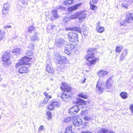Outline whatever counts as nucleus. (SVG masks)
<instances>
[{
    "instance_id": "obj_1",
    "label": "nucleus",
    "mask_w": 133,
    "mask_h": 133,
    "mask_svg": "<svg viewBox=\"0 0 133 133\" xmlns=\"http://www.w3.org/2000/svg\"><path fill=\"white\" fill-rule=\"evenodd\" d=\"M97 52L95 48H90L87 51V54L84 58L91 65H94L99 60V58L96 57L95 53Z\"/></svg>"
},
{
    "instance_id": "obj_2",
    "label": "nucleus",
    "mask_w": 133,
    "mask_h": 133,
    "mask_svg": "<svg viewBox=\"0 0 133 133\" xmlns=\"http://www.w3.org/2000/svg\"><path fill=\"white\" fill-rule=\"evenodd\" d=\"M60 88L62 91L61 98L63 101H66L70 96L69 94L71 92L72 88L65 82L61 83Z\"/></svg>"
},
{
    "instance_id": "obj_3",
    "label": "nucleus",
    "mask_w": 133,
    "mask_h": 133,
    "mask_svg": "<svg viewBox=\"0 0 133 133\" xmlns=\"http://www.w3.org/2000/svg\"><path fill=\"white\" fill-rule=\"evenodd\" d=\"M26 55L28 56H24L19 60L18 62L16 64L15 66L16 68H18L22 65H31V63L30 62L31 61L32 58L29 56H32V54L29 51H28Z\"/></svg>"
},
{
    "instance_id": "obj_4",
    "label": "nucleus",
    "mask_w": 133,
    "mask_h": 133,
    "mask_svg": "<svg viewBox=\"0 0 133 133\" xmlns=\"http://www.w3.org/2000/svg\"><path fill=\"white\" fill-rule=\"evenodd\" d=\"M68 38L70 42L76 43L79 41V37L78 34L76 32H70L67 34Z\"/></svg>"
},
{
    "instance_id": "obj_5",
    "label": "nucleus",
    "mask_w": 133,
    "mask_h": 133,
    "mask_svg": "<svg viewBox=\"0 0 133 133\" xmlns=\"http://www.w3.org/2000/svg\"><path fill=\"white\" fill-rule=\"evenodd\" d=\"M133 21V13H129L127 14L125 19L121 22L120 23L122 25H125L127 23H130Z\"/></svg>"
},
{
    "instance_id": "obj_6",
    "label": "nucleus",
    "mask_w": 133,
    "mask_h": 133,
    "mask_svg": "<svg viewBox=\"0 0 133 133\" xmlns=\"http://www.w3.org/2000/svg\"><path fill=\"white\" fill-rule=\"evenodd\" d=\"M60 106V103L57 101H51L47 105V109L49 111L53 110L55 108H58Z\"/></svg>"
},
{
    "instance_id": "obj_7",
    "label": "nucleus",
    "mask_w": 133,
    "mask_h": 133,
    "mask_svg": "<svg viewBox=\"0 0 133 133\" xmlns=\"http://www.w3.org/2000/svg\"><path fill=\"white\" fill-rule=\"evenodd\" d=\"M10 55L9 52H6L2 57V61L5 63H6L8 65L11 64L9 61L10 60Z\"/></svg>"
},
{
    "instance_id": "obj_8",
    "label": "nucleus",
    "mask_w": 133,
    "mask_h": 133,
    "mask_svg": "<svg viewBox=\"0 0 133 133\" xmlns=\"http://www.w3.org/2000/svg\"><path fill=\"white\" fill-rule=\"evenodd\" d=\"M80 110L78 105H75L70 108L69 111V114L71 115H74L77 114Z\"/></svg>"
},
{
    "instance_id": "obj_9",
    "label": "nucleus",
    "mask_w": 133,
    "mask_h": 133,
    "mask_svg": "<svg viewBox=\"0 0 133 133\" xmlns=\"http://www.w3.org/2000/svg\"><path fill=\"white\" fill-rule=\"evenodd\" d=\"M82 3H79L74 5L69 6L68 8L67 11L69 13H71L72 11L77 10L81 6Z\"/></svg>"
},
{
    "instance_id": "obj_10",
    "label": "nucleus",
    "mask_w": 133,
    "mask_h": 133,
    "mask_svg": "<svg viewBox=\"0 0 133 133\" xmlns=\"http://www.w3.org/2000/svg\"><path fill=\"white\" fill-rule=\"evenodd\" d=\"M28 68L25 66H23L20 67L18 70V72L20 74L27 73L29 71Z\"/></svg>"
},
{
    "instance_id": "obj_11",
    "label": "nucleus",
    "mask_w": 133,
    "mask_h": 133,
    "mask_svg": "<svg viewBox=\"0 0 133 133\" xmlns=\"http://www.w3.org/2000/svg\"><path fill=\"white\" fill-rule=\"evenodd\" d=\"M65 30L66 31H75L80 33L82 32L81 29L79 27H76L71 28H67L65 29Z\"/></svg>"
},
{
    "instance_id": "obj_12",
    "label": "nucleus",
    "mask_w": 133,
    "mask_h": 133,
    "mask_svg": "<svg viewBox=\"0 0 133 133\" xmlns=\"http://www.w3.org/2000/svg\"><path fill=\"white\" fill-rule=\"evenodd\" d=\"M73 104L78 105H85L86 104V102L84 100L81 99L77 98V101L73 102Z\"/></svg>"
},
{
    "instance_id": "obj_13",
    "label": "nucleus",
    "mask_w": 133,
    "mask_h": 133,
    "mask_svg": "<svg viewBox=\"0 0 133 133\" xmlns=\"http://www.w3.org/2000/svg\"><path fill=\"white\" fill-rule=\"evenodd\" d=\"M52 16H51L50 18V20L51 21H53L54 19L53 17H54L55 19H56L59 17V16L57 14V10H54L51 11Z\"/></svg>"
},
{
    "instance_id": "obj_14",
    "label": "nucleus",
    "mask_w": 133,
    "mask_h": 133,
    "mask_svg": "<svg viewBox=\"0 0 133 133\" xmlns=\"http://www.w3.org/2000/svg\"><path fill=\"white\" fill-rule=\"evenodd\" d=\"M113 82V81L111 77L108 78L106 81L105 86L107 89L110 88L112 85V83Z\"/></svg>"
},
{
    "instance_id": "obj_15",
    "label": "nucleus",
    "mask_w": 133,
    "mask_h": 133,
    "mask_svg": "<svg viewBox=\"0 0 133 133\" xmlns=\"http://www.w3.org/2000/svg\"><path fill=\"white\" fill-rule=\"evenodd\" d=\"M78 18L80 22H82L86 17V14L83 12H77Z\"/></svg>"
},
{
    "instance_id": "obj_16",
    "label": "nucleus",
    "mask_w": 133,
    "mask_h": 133,
    "mask_svg": "<svg viewBox=\"0 0 133 133\" xmlns=\"http://www.w3.org/2000/svg\"><path fill=\"white\" fill-rule=\"evenodd\" d=\"M128 54V50L127 49H125L121 53L120 56V59L121 61H123L124 59V58L127 56Z\"/></svg>"
},
{
    "instance_id": "obj_17",
    "label": "nucleus",
    "mask_w": 133,
    "mask_h": 133,
    "mask_svg": "<svg viewBox=\"0 0 133 133\" xmlns=\"http://www.w3.org/2000/svg\"><path fill=\"white\" fill-rule=\"evenodd\" d=\"M74 3V0H66L63 2V4L66 6H69L73 4Z\"/></svg>"
},
{
    "instance_id": "obj_18",
    "label": "nucleus",
    "mask_w": 133,
    "mask_h": 133,
    "mask_svg": "<svg viewBox=\"0 0 133 133\" xmlns=\"http://www.w3.org/2000/svg\"><path fill=\"white\" fill-rule=\"evenodd\" d=\"M86 93L82 92L78 94V96L80 98H82L84 99H87L88 98L89 96Z\"/></svg>"
},
{
    "instance_id": "obj_19",
    "label": "nucleus",
    "mask_w": 133,
    "mask_h": 133,
    "mask_svg": "<svg viewBox=\"0 0 133 133\" xmlns=\"http://www.w3.org/2000/svg\"><path fill=\"white\" fill-rule=\"evenodd\" d=\"M67 59L66 58L62 57L60 59L58 60V63L61 64H63L66 63Z\"/></svg>"
},
{
    "instance_id": "obj_20",
    "label": "nucleus",
    "mask_w": 133,
    "mask_h": 133,
    "mask_svg": "<svg viewBox=\"0 0 133 133\" xmlns=\"http://www.w3.org/2000/svg\"><path fill=\"white\" fill-rule=\"evenodd\" d=\"M109 131L108 129L105 128H102L97 131V133H108ZM109 133H115L114 132H110Z\"/></svg>"
},
{
    "instance_id": "obj_21",
    "label": "nucleus",
    "mask_w": 133,
    "mask_h": 133,
    "mask_svg": "<svg viewBox=\"0 0 133 133\" xmlns=\"http://www.w3.org/2000/svg\"><path fill=\"white\" fill-rule=\"evenodd\" d=\"M64 133H74L72 131V128L71 126H68L65 129Z\"/></svg>"
},
{
    "instance_id": "obj_22",
    "label": "nucleus",
    "mask_w": 133,
    "mask_h": 133,
    "mask_svg": "<svg viewBox=\"0 0 133 133\" xmlns=\"http://www.w3.org/2000/svg\"><path fill=\"white\" fill-rule=\"evenodd\" d=\"M123 49V46L117 45L115 48V51L117 53H120Z\"/></svg>"
},
{
    "instance_id": "obj_23",
    "label": "nucleus",
    "mask_w": 133,
    "mask_h": 133,
    "mask_svg": "<svg viewBox=\"0 0 133 133\" xmlns=\"http://www.w3.org/2000/svg\"><path fill=\"white\" fill-rule=\"evenodd\" d=\"M121 98L124 99H127L128 97V94L125 92H122L120 94Z\"/></svg>"
},
{
    "instance_id": "obj_24",
    "label": "nucleus",
    "mask_w": 133,
    "mask_h": 133,
    "mask_svg": "<svg viewBox=\"0 0 133 133\" xmlns=\"http://www.w3.org/2000/svg\"><path fill=\"white\" fill-rule=\"evenodd\" d=\"M6 33L0 29V41L3 39L5 36Z\"/></svg>"
},
{
    "instance_id": "obj_25",
    "label": "nucleus",
    "mask_w": 133,
    "mask_h": 133,
    "mask_svg": "<svg viewBox=\"0 0 133 133\" xmlns=\"http://www.w3.org/2000/svg\"><path fill=\"white\" fill-rule=\"evenodd\" d=\"M69 20L76 19L78 18L77 12L75 13L74 14L71 15L68 18Z\"/></svg>"
},
{
    "instance_id": "obj_26",
    "label": "nucleus",
    "mask_w": 133,
    "mask_h": 133,
    "mask_svg": "<svg viewBox=\"0 0 133 133\" xmlns=\"http://www.w3.org/2000/svg\"><path fill=\"white\" fill-rule=\"evenodd\" d=\"M66 47L69 50L71 51L75 48V46L72 44H68L67 45Z\"/></svg>"
},
{
    "instance_id": "obj_27",
    "label": "nucleus",
    "mask_w": 133,
    "mask_h": 133,
    "mask_svg": "<svg viewBox=\"0 0 133 133\" xmlns=\"http://www.w3.org/2000/svg\"><path fill=\"white\" fill-rule=\"evenodd\" d=\"M21 50L19 48H16L13 49L12 51L13 53L17 55L20 54L21 52Z\"/></svg>"
},
{
    "instance_id": "obj_28",
    "label": "nucleus",
    "mask_w": 133,
    "mask_h": 133,
    "mask_svg": "<svg viewBox=\"0 0 133 133\" xmlns=\"http://www.w3.org/2000/svg\"><path fill=\"white\" fill-rule=\"evenodd\" d=\"M108 73V72L107 71H105L103 70H101L98 71L97 72V74L98 75L101 76H103L104 75L107 74Z\"/></svg>"
},
{
    "instance_id": "obj_29",
    "label": "nucleus",
    "mask_w": 133,
    "mask_h": 133,
    "mask_svg": "<svg viewBox=\"0 0 133 133\" xmlns=\"http://www.w3.org/2000/svg\"><path fill=\"white\" fill-rule=\"evenodd\" d=\"M90 9L91 10L96 11L98 7L97 6L92 4L91 2H90Z\"/></svg>"
},
{
    "instance_id": "obj_30",
    "label": "nucleus",
    "mask_w": 133,
    "mask_h": 133,
    "mask_svg": "<svg viewBox=\"0 0 133 133\" xmlns=\"http://www.w3.org/2000/svg\"><path fill=\"white\" fill-rule=\"evenodd\" d=\"M97 31L99 33H102L104 31V27L102 26H100L97 27L96 29Z\"/></svg>"
},
{
    "instance_id": "obj_31",
    "label": "nucleus",
    "mask_w": 133,
    "mask_h": 133,
    "mask_svg": "<svg viewBox=\"0 0 133 133\" xmlns=\"http://www.w3.org/2000/svg\"><path fill=\"white\" fill-rule=\"evenodd\" d=\"M51 66L47 65L46 67V70L49 72H51L53 71V69Z\"/></svg>"
},
{
    "instance_id": "obj_32",
    "label": "nucleus",
    "mask_w": 133,
    "mask_h": 133,
    "mask_svg": "<svg viewBox=\"0 0 133 133\" xmlns=\"http://www.w3.org/2000/svg\"><path fill=\"white\" fill-rule=\"evenodd\" d=\"M98 83H99L98 81L97 82V83L96 85V87L100 92L102 93L103 92V89L101 87L99 86V84H98Z\"/></svg>"
},
{
    "instance_id": "obj_33",
    "label": "nucleus",
    "mask_w": 133,
    "mask_h": 133,
    "mask_svg": "<svg viewBox=\"0 0 133 133\" xmlns=\"http://www.w3.org/2000/svg\"><path fill=\"white\" fill-rule=\"evenodd\" d=\"M44 95L45 96V97L49 100V99H51L52 98V96L51 95H49L48 94L46 91H45L43 93Z\"/></svg>"
},
{
    "instance_id": "obj_34",
    "label": "nucleus",
    "mask_w": 133,
    "mask_h": 133,
    "mask_svg": "<svg viewBox=\"0 0 133 133\" xmlns=\"http://www.w3.org/2000/svg\"><path fill=\"white\" fill-rule=\"evenodd\" d=\"M77 119L78 124H79V127L83 124V122L82 119L80 118H77Z\"/></svg>"
},
{
    "instance_id": "obj_35",
    "label": "nucleus",
    "mask_w": 133,
    "mask_h": 133,
    "mask_svg": "<svg viewBox=\"0 0 133 133\" xmlns=\"http://www.w3.org/2000/svg\"><path fill=\"white\" fill-rule=\"evenodd\" d=\"M73 124L76 127H79V124H78L77 119H74L73 121Z\"/></svg>"
},
{
    "instance_id": "obj_36",
    "label": "nucleus",
    "mask_w": 133,
    "mask_h": 133,
    "mask_svg": "<svg viewBox=\"0 0 133 133\" xmlns=\"http://www.w3.org/2000/svg\"><path fill=\"white\" fill-rule=\"evenodd\" d=\"M46 114L48 116V119H50L52 118L51 114V113L49 111L46 112Z\"/></svg>"
},
{
    "instance_id": "obj_37",
    "label": "nucleus",
    "mask_w": 133,
    "mask_h": 133,
    "mask_svg": "<svg viewBox=\"0 0 133 133\" xmlns=\"http://www.w3.org/2000/svg\"><path fill=\"white\" fill-rule=\"evenodd\" d=\"M31 40L32 41H34L37 39V33H35V35L30 38Z\"/></svg>"
},
{
    "instance_id": "obj_38",
    "label": "nucleus",
    "mask_w": 133,
    "mask_h": 133,
    "mask_svg": "<svg viewBox=\"0 0 133 133\" xmlns=\"http://www.w3.org/2000/svg\"><path fill=\"white\" fill-rule=\"evenodd\" d=\"M83 119L85 121H88L91 119L90 117H88L87 116L84 117L83 118Z\"/></svg>"
},
{
    "instance_id": "obj_39",
    "label": "nucleus",
    "mask_w": 133,
    "mask_h": 133,
    "mask_svg": "<svg viewBox=\"0 0 133 133\" xmlns=\"http://www.w3.org/2000/svg\"><path fill=\"white\" fill-rule=\"evenodd\" d=\"M35 29V28L32 26H30L28 28V30L29 32H31L33 31Z\"/></svg>"
},
{
    "instance_id": "obj_40",
    "label": "nucleus",
    "mask_w": 133,
    "mask_h": 133,
    "mask_svg": "<svg viewBox=\"0 0 133 133\" xmlns=\"http://www.w3.org/2000/svg\"><path fill=\"white\" fill-rule=\"evenodd\" d=\"M70 119L69 118H66L63 121V122L66 123H68L70 122Z\"/></svg>"
},
{
    "instance_id": "obj_41",
    "label": "nucleus",
    "mask_w": 133,
    "mask_h": 133,
    "mask_svg": "<svg viewBox=\"0 0 133 133\" xmlns=\"http://www.w3.org/2000/svg\"><path fill=\"white\" fill-rule=\"evenodd\" d=\"M67 49V48L65 47V49L64 52L67 54L69 55L70 53V51H71L69 50L68 49Z\"/></svg>"
},
{
    "instance_id": "obj_42",
    "label": "nucleus",
    "mask_w": 133,
    "mask_h": 133,
    "mask_svg": "<svg viewBox=\"0 0 133 133\" xmlns=\"http://www.w3.org/2000/svg\"><path fill=\"white\" fill-rule=\"evenodd\" d=\"M122 6L123 7L127 8L128 6V5L127 4L123 3L122 4Z\"/></svg>"
},
{
    "instance_id": "obj_43",
    "label": "nucleus",
    "mask_w": 133,
    "mask_h": 133,
    "mask_svg": "<svg viewBox=\"0 0 133 133\" xmlns=\"http://www.w3.org/2000/svg\"><path fill=\"white\" fill-rule=\"evenodd\" d=\"M49 100L48 99H44L43 101V103L44 104H46L48 102Z\"/></svg>"
},
{
    "instance_id": "obj_44",
    "label": "nucleus",
    "mask_w": 133,
    "mask_h": 133,
    "mask_svg": "<svg viewBox=\"0 0 133 133\" xmlns=\"http://www.w3.org/2000/svg\"><path fill=\"white\" fill-rule=\"evenodd\" d=\"M130 109L132 112H133V104H131L130 106Z\"/></svg>"
},
{
    "instance_id": "obj_45",
    "label": "nucleus",
    "mask_w": 133,
    "mask_h": 133,
    "mask_svg": "<svg viewBox=\"0 0 133 133\" xmlns=\"http://www.w3.org/2000/svg\"><path fill=\"white\" fill-rule=\"evenodd\" d=\"M99 0H92V2L93 4L97 3L98 2Z\"/></svg>"
},
{
    "instance_id": "obj_46",
    "label": "nucleus",
    "mask_w": 133,
    "mask_h": 133,
    "mask_svg": "<svg viewBox=\"0 0 133 133\" xmlns=\"http://www.w3.org/2000/svg\"><path fill=\"white\" fill-rule=\"evenodd\" d=\"M44 126L43 125H41L39 127L38 129V131H40L42 130L43 129Z\"/></svg>"
},
{
    "instance_id": "obj_47",
    "label": "nucleus",
    "mask_w": 133,
    "mask_h": 133,
    "mask_svg": "<svg viewBox=\"0 0 133 133\" xmlns=\"http://www.w3.org/2000/svg\"><path fill=\"white\" fill-rule=\"evenodd\" d=\"M8 10H7L6 9H3L2 12L4 14L5 13H7Z\"/></svg>"
},
{
    "instance_id": "obj_48",
    "label": "nucleus",
    "mask_w": 133,
    "mask_h": 133,
    "mask_svg": "<svg viewBox=\"0 0 133 133\" xmlns=\"http://www.w3.org/2000/svg\"><path fill=\"white\" fill-rule=\"evenodd\" d=\"M81 133H92V132L88 131H82L81 132Z\"/></svg>"
},
{
    "instance_id": "obj_49",
    "label": "nucleus",
    "mask_w": 133,
    "mask_h": 133,
    "mask_svg": "<svg viewBox=\"0 0 133 133\" xmlns=\"http://www.w3.org/2000/svg\"><path fill=\"white\" fill-rule=\"evenodd\" d=\"M86 80V79H84L83 80V81H82V83H84L85 82V81Z\"/></svg>"
},
{
    "instance_id": "obj_50",
    "label": "nucleus",
    "mask_w": 133,
    "mask_h": 133,
    "mask_svg": "<svg viewBox=\"0 0 133 133\" xmlns=\"http://www.w3.org/2000/svg\"><path fill=\"white\" fill-rule=\"evenodd\" d=\"M85 112V110H84V111H82V114H83Z\"/></svg>"
},
{
    "instance_id": "obj_51",
    "label": "nucleus",
    "mask_w": 133,
    "mask_h": 133,
    "mask_svg": "<svg viewBox=\"0 0 133 133\" xmlns=\"http://www.w3.org/2000/svg\"><path fill=\"white\" fill-rule=\"evenodd\" d=\"M125 1L128 2L129 1V0H124Z\"/></svg>"
},
{
    "instance_id": "obj_52",
    "label": "nucleus",
    "mask_w": 133,
    "mask_h": 133,
    "mask_svg": "<svg viewBox=\"0 0 133 133\" xmlns=\"http://www.w3.org/2000/svg\"><path fill=\"white\" fill-rule=\"evenodd\" d=\"M8 28H10L11 27V26H10L9 25V26H8Z\"/></svg>"
},
{
    "instance_id": "obj_53",
    "label": "nucleus",
    "mask_w": 133,
    "mask_h": 133,
    "mask_svg": "<svg viewBox=\"0 0 133 133\" xmlns=\"http://www.w3.org/2000/svg\"><path fill=\"white\" fill-rule=\"evenodd\" d=\"M132 3H133V1H132Z\"/></svg>"
},
{
    "instance_id": "obj_54",
    "label": "nucleus",
    "mask_w": 133,
    "mask_h": 133,
    "mask_svg": "<svg viewBox=\"0 0 133 133\" xmlns=\"http://www.w3.org/2000/svg\"><path fill=\"white\" fill-rule=\"evenodd\" d=\"M85 123H86V122H85V123H84V124H85V125H86Z\"/></svg>"
}]
</instances>
